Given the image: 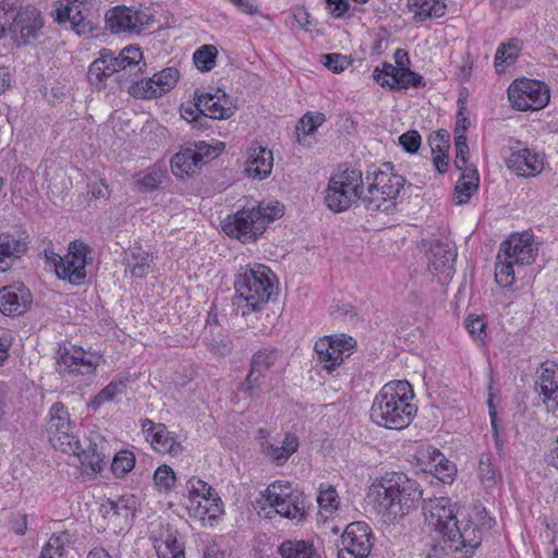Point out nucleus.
<instances>
[{"mask_svg": "<svg viewBox=\"0 0 558 558\" xmlns=\"http://www.w3.org/2000/svg\"><path fill=\"white\" fill-rule=\"evenodd\" d=\"M456 507L448 497H436L424 502L423 511L428 524L441 536L444 550L469 558L481 545L482 531L471 520L459 519Z\"/></svg>", "mask_w": 558, "mask_h": 558, "instance_id": "1", "label": "nucleus"}, {"mask_svg": "<svg viewBox=\"0 0 558 558\" xmlns=\"http://www.w3.org/2000/svg\"><path fill=\"white\" fill-rule=\"evenodd\" d=\"M423 497L420 483L404 472H386L368 490L379 511L389 521L404 518Z\"/></svg>", "mask_w": 558, "mask_h": 558, "instance_id": "2", "label": "nucleus"}, {"mask_svg": "<svg viewBox=\"0 0 558 558\" xmlns=\"http://www.w3.org/2000/svg\"><path fill=\"white\" fill-rule=\"evenodd\" d=\"M413 396L412 386L407 380L386 384L373 400L372 421L389 429L405 428L416 412V408L410 403Z\"/></svg>", "mask_w": 558, "mask_h": 558, "instance_id": "3", "label": "nucleus"}, {"mask_svg": "<svg viewBox=\"0 0 558 558\" xmlns=\"http://www.w3.org/2000/svg\"><path fill=\"white\" fill-rule=\"evenodd\" d=\"M16 1H0V41L9 37L16 48L27 46L43 35L44 17L32 5L17 8Z\"/></svg>", "mask_w": 558, "mask_h": 558, "instance_id": "4", "label": "nucleus"}, {"mask_svg": "<svg viewBox=\"0 0 558 558\" xmlns=\"http://www.w3.org/2000/svg\"><path fill=\"white\" fill-rule=\"evenodd\" d=\"M284 206L279 202L259 203L256 207L243 208L222 221L223 232L242 243L255 242L274 220L283 216Z\"/></svg>", "mask_w": 558, "mask_h": 558, "instance_id": "5", "label": "nucleus"}, {"mask_svg": "<svg viewBox=\"0 0 558 558\" xmlns=\"http://www.w3.org/2000/svg\"><path fill=\"white\" fill-rule=\"evenodd\" d=\"M87 72L88 82L98 89L106 86V81L113 74H118V81L121 83L126 77L137 76L142 72L143 54L140 48L128 46L119 54L112 50L104 48L99 51Z\"/></svg>", "mask_w": 558, "mask_h": 558, "instance_id": "6", "label": "nucleus"}, {"mask_svg": "<svg viewBox=\"0 0 558 558\" xmlns=\"http://www.w3.org/2000/svg\"><path fill=\"white\" fill-rule=\"evenodd\" d=\"M269 268L264 265H250L240 268L234 279L235 295L233 305L243 316L259 311L274 293V286L268 277Z\"/></svg>", "mask_w": 558, "mask_h": 558, "instance_id": "7", "label": "nucleus"}, {"mask_svg": "<svg viewBox=\"0 0 558 558\" xmlns=\"http://www.w3.org/2000/svg\"><path fill=\"white\" fill-rule=\"evenodd\" d=\"M538 244L530 233H513L501 242L497 254L495 277L498 284L509 287L514 282V267L521 268L535 262Z\"/></svg>", "mask_w": 558, "mask_h": 558, "instance_id": "8", "label": "nucleus"}, {"mask_svg": "<svg viewBox=\"0 0 558 558\" xmlns=\"http://www.w3.org/2000/svg\"><path fill=\"white\" fill-rule=\"evenodd\" d=\"M363 194V175L357 169L345 168L332 174L326 189L327 207L341 213L356 204Z\"/></svg>", "mask_w": 558, "mask_h": 558, "instance_id": "9", "label": "nucleus"}, {"mask_svg": "<svg viewBox=\"0 0 558 558\" xmlns=\"http://www.w3.org/2000/svg\"><path fill=\"white\" fill-rule=\"evenodd\" d=\"M47 433L51 445L65 453H76L80 450V440L75 425L70 420V413L62 402H56L49 410Z\"/></svg>", "mask_w": 558, "mask_h": 558, "instance_id": "10", "label": "nucleus"}, {"mask_svg": "<svg viewBox=\"0 0 558 558\" xmlns=\"http://www.w3.org/2000/svg\"><path fill=\"white\" fill-rule=\"evenodd\" d=\"M279 357V351L274 347H266L255 352L251 357L250 369L240 390L251 399L259 398L265 391L267 373Z\"/></svg>", "mask_w": 558, "mask_h": 558, "instance_id": "11", "label": "nucleus"}, {"mask_svg": "<svg viewBox=\"0 0 558 558\" xmlns=\"http://www.w3.org/2000/svg\"><path fill=\"white\" fill-rule=\"evenodd\" d=\"M549 89L541 81L515 80L508 88V99L520 111L539 110L549 102Z\"/></svg>", "mask_w": 558, "mask_h": 558, "instance_id": "12", "label": "nucleus"}, {"mask_svg": "<svg viewBox=\"0 0 558 558\" xmlns=\"http://www.w3.org/2000/svg\"><path fill=\"white\" fill-rule=\"evenodd\" d=\"M373 533L362 521L347 525L338 547V558H367L373 547Z\"/></svg>", "mask_w": 558, "mask_h": 558, "instance_id": "13", "label": "nucleus"}, {"mask_svg": "<svg viewBox=\"0 0 558 558\" xmlns=\"http://www.w3.org/2000/svg\"><path fill=\"white\" fill-rule=\"evenodd\" d=\"M99 362L100 356L81 347H59L57 351V372L60 375H90L96 372Z\"/></svg>", "mask_w": 558, "mask_h": 558, "instance_id": "14", "label": "nucleus"}, {"mask_svg": "<svg viewBox=\"0 0 558 558\" xmlns=\"http://www.w3.org/2000/svg\"><path fill=\"white\" fill-rule=\"evenodd\" d=\"M90 247L82 241L75 240L69 244L68 254L57 266L56 275L61 280H66L71 284L81 286L86 279L87 254Z\"/></svg>", "mask_w": 558, "mask_h": 558, "instance_id": "15", "label": "nucleus"}, {"mask_svg": "<svg viewBox=\"0 0 558 558\" xmlns=\"http://www.w3.org/2000/svg\"><path fill=\"white\" fill-rule=\"evenodd\" d=\"M426 256L432 274H442L446 278L452 276L457 259V250L452 242L447 239L430 242Z\"/></svg>", "mask_w": 558, "mask_h": 558, "instance_id": "16", "label": "nucleus"}, {"mask_svg": "<svg viewBox=\"0 0 558 558\" xmlns=\"http://www.w3.org/2000/svg\"><path fill=\"white\" fill-rule=\"evenodd\" d=\"M506 166L517 175L532 178L542 172L544 162L542 156L535 150L526 147H511V153L506 158Z\"/></svg>", "mask_w": 558, "mask_h": 558, "instance_id": "17", "label": "nucleus"}, {"mask_svg": "<svg viewBox=\"0 0 558 558\" xmlns=\"http://www.w3.org/2000/svg\"><path fill=\"white\" fill-rule=\"evenodd\" d=\"M32 302L33 296L23 283L0 289V312L7 316L23 315Z\"/></svg>", "mask_w": 558, "mask_h": 558, "instance_id": "18", "label": "nucleus"}, {"mask_svg": "<svg viewBox=\"0 0 558 558\" xmlns=\"http://www.w3.org/2000/svg\"><path fill=\"white\" fill-rule=\"evenodd\" d=\"M141 426L146 435V439L150 441L156 451L172 456H178L182 452L183 447L174 439L165 424H155L151 420L144 418L141 421Z\"/></svg>", "mask_w": 558, "mask_h": 558, "instance_id": "19", "label": "nucleus"}, {"mask_svg": "<svg viewBox=\"0 0 558 558\" xmlns=\"http://www.w3.org/2000/svg\"><path fill=\"white\" fill-rule=\"evenodd\" d=\"M86 0H68L64 7L56 10V20L59 24L69 22L77 35H86L93 32L94 27L82 12V5Z\"/></svg>", "mask_w": 558, "mask_h": 558, "instance_id": "20", "label": "nucleus"}, {"mask_svg": "<svg viewBox=\"0 0 558 558\" xmlns=\"http://www.w3.org/2000/svg\"><path fill=\"white\" fill-rule=\"evenodd\" d=\"M198 106L203 110V116L210 119H229L235 110V107L228 101L226 93L220 89L216 94L202 93L198 95Z\"/></svg>", "mask_w": 558, "mask_h": 558, "instance_id": "21", "label": "nucleus"}, {"mask_svg": "<svg viewBox=\"0 0 558 558\" xmlns=\"http://www.w3.org/2000/svg\"><path fill=\"white\" fill-rule=\"evenodd\" d=\"M535 390L544 402L551 400L558 405V367L556 363L547 361L542 364L535 381Z\"/></svg>", "mask_w": 558, "mask_h": 558, "instance_id": "22", "label": "nucleus"}, {"mask_svg": "<svg viewBox=\"0 0 558 558\" xmlns=\"http://www.w3.org/2000/svg\"><path fill=\"white\" fill-rule=\"evenodd\" d=\"M272 151L264 146H252L248 153V160L245 171L254 179L263 180L267 178L272 170Z\"/></svg>", "mask_w": 558, "mask_h": 558, "instance_id": "23", "label": "nucleus"}, {"mask_svg": "<svg viewBox=\"0 0 558 558\" xmlns=\"http://www.w3.org/2000/svg\"><path fill=\"white\" fill-rule=\"evenodd\" d=\"M373 178L372 184L385 194L387 201H396L400 191L404 186V178L391 172H386L375 168L373 171L368 170L366 174V181L368 182Z\"/></svg>", "mask_w": 558, "mask_h": 558, "instance_id": "24", "label": "nucleus"}, {"mask_svg": "<svg viewBox=\"0 0 558 558\" xmlns=\"http://www.w3.org/2000/svg\"><path fill=\"white\" fill-rule=\"evenodd\" d=\"M135 12L126 7H114L106 13V26L112 33H135Z\"/></svg>", "mask_w": 558, "mask_h": 558, "instance_id": "25", "label": "nucleus"}, {"mask_svg": "<svg viewBox=\"0 0 558 558\" xmlns=\"http://www.w3.org/2000/svg\"><path fill=\"white\" fill-rule=\"evenodd\" d=\"M298 448L299 439L293 434H287L281 446H276L269 441L262 442L263 452L278 465H282Z\"/></svg>", "mask_w": 558, "mask_h": 558, "instance_id": "26", "label": "nucleus"}, {"mask_svg": "<svg viewBox=\"0 0 558 558\" xmlns=\"http://www.w3.org/2000/svg\"><path fill=\"white\" fill-rule=\"evenodd\" d=\"M410 10L414 13L416 22L439 19L446 14L447 4L445 0H411Z\"/></svg>", "mask_w": 558, "mask_h": 558, "instance_id": "27", "label": "nucleus"}, {"mask_svg": "<svg viewBox=\"0 0 558 558\" xmlns=\"http://www.w3.org/2000/svg\"><path fill=\"white\" fill-rule=\"evenodd\" d=\"M462 177L454 186V202L457 204H465L471 196L477 192L480 185V174L476 168L462 170Z\"/></svg>", "mask_w": 558, "mask_h": 558, "instance_id": "28", "label": "nucleus"}, {"mask_svg": "<svg viewBox=\"0 0 558 558\" xmlns=\"http://www.w3.org/2000/svg\"><path fill=\"white\" fill-rule=\"evenodd\" d=\"M368 187L367 191L362 194L360 201L366 210L371 213L383 211L386 214H391L396 208V202L387 201L385 194H381V191L376 189L372 182H367Z\"/></svg>", "mask_w": 558, "mask_h": 558, "instance_id": "29", "label": "nucleus"}, {"mask_svg": "<svg viewBox=\"0 0 558 558\" xmlns=\"http://www.w3.org/2000/svg\"><path fill=\"white\" fill-rule=\"evenodd\" d=\"M123 263L133 278H144L151 269L149 254L141 248L125 252Z\"/></svg>", "mask_w": 558, "mask_h": 558, "instance_id": "30", "label": "nucleus"}, {"mask_svg": "<svg viewBox=\"0 0 558 558\" xmlns=\"http://www.w3.org/2000/svg\"><path fill=\"white\" fill-rule=\"evenodd\" d=\"M278 553L282 558H320L313 545L305 541H286L279 546Z\"/></svg>", "mask_w": 558, "mask_h": 558, "instance_id": "31", "label": "nucleus"}, {"mask_svg": "<svg viewBox=\"0 0 558 558\" xmlns=\"http://www.w3.org/2000/svg\"><path fill=\"white\" fill-rule=\"evenodd\" d=\"M198 168L195 159V153H192L190 145L183 150L177 153L171 159V170L175 177L192 174Z\"/></svg>", "mask_w": 558, "mask_h": 558, "instance_id": "32", "label": "nucleus"}, {"mask_svg": "<svg viewBox=\"0 0 558 558\" xmlns=\"http://www.w3.org/2000/svg\"><path fill=\"white\" fill-rule=\"evenodd\" d=\"M276 509V512L284 518L291 520H302L304 518V505L302 498H284L282 500H276L268 502Z\"/></svg>", "mask_w": 558, "mask_h": 558, "instance_id": "33", "label": "nucleus"}, {"mask_svg": "<svg viewBox=\"0 0 558 558\" xmlns=\"http://www.w3.org/2000/svg\"><path fill=\"white\" fill-rule=\"evenodd\" d=\"M315 352L318 356V361L323 364V368L328 372L333 371L343 363V357L332 350V344H330L325 337L315 343Z\"/></svg>", "mask_w": 558, "mask_h": 558, "instance_id": "34", "label": "nucleus"}, {"mask_svg": "<svg viewBox=\"0 0 558 558\" xmlns=\"http://www.w3.org/2000/svg\"><path fill=\"white\" fill-rule=\"evenodd\" d=\"M26 250L21 241L10 234H0V271H5V258L20 257Z\"/></svg>", "mask_w": 558, "mask_h": 558, "instance_id": "35", "label": "nucleus"}, {"mask_svg": "<svg viewBox=\"0 0 558 558\" xmlns=\"http://www.w3.org/2000/svg\"><path fill=\"white\" fill-rule=\"evenodd\" d=\"M137 76H131V85L129 93L137 98H157L161 96L159 87H157L154 76L147 80H137ZM129 80V77H126Z\"/></svg>", "mask_w": 558, "mask_h": 558, "instance_id": "36", "label": "nucleus"}, {"mask_svg": "<svg viewBox=\"0 0 558 558\" xmlns=\"http://www.w3.org/2000/svg\"><path fill=\"white\" fill-rule=\"evenodd\" d=\"M73 454L78 457L83 466L90 469L94 473H98L102 470L105 453L97 448V445L89 444L87 449H83L80 444L78 452Z\"/></svg>", "mask_w": 558, "mask_h": 558, "instance_id": "37", "label": "nucleus"}, {"mask_svg": "<svg viewBox=\"0 0 558 558\" xmlns=\"http://www.w3.org/2000/svg\"><path fill=\"white\" fill-rule=\"evenodd\" d=\"M519 50L520 46L517 39L501 44L495 54L494 65L496 71L501 73L505 71L507 65L514 62L518 58Z\"/></svg>", "mask_w": 558, "mask_h": 558, "instance_id": "38", "label": "nucleus"}, {"mask_svg": "<svg viewBox=\"0 0 558 558\" xmlns=\"http://www.w3.org/2000/svg\"><path fill=\"white\" fill-rule=\"evenodd\" d=\"M191 509H193L195 515L199 517L202 520H205L206 517L208 519H215L222 513V504L220 497L214 495L205 499L196 500L194 507H191Z\"/></svg>", "mask_w": 558, "mask_h": 558, "instance_id": "39", "label": "nucleus"}, {"mask_svg": "<svg viewBox=\"0 0 558 558\" xmlns=\"http://www.w3.org/2000/svg\"><path fill=\"white\" fill-rule=\"evenodd\" d=\"M125 389V384L120 381H111L102 388L88 403V407L97 411L102 404L111 402L116 396L122 395Z\"/></svg>", "mask_w": 558, "mask_h": 558, "instance_id": "40", "label": "nucleus"}, {"mask_svg": "<svg viewBox=\"0 0 558 558\" xmlns=\"http://www.w3.org/2000/svg\"><path fill=\"white\" fill-rule=\"evenodd\" d=\"M192 153H195L196 163L199 167L216 158L223 149L225 144L218 142L216 146H211L205 142H196L190 144Z\"/></svg>", "mask_w": 558, "mask_h": 558, "instance_id": "41", "label": "nucleus"}, {"mask_svg": "<svg viewBox=\"0 0 558 558\" xmlns=\"http://www.w3.org/2000/svg\"><path fill=\"white\" fill-rule=\"evenodd\" d=\"M159 558H185L184 549L177 537L168 534L155 545Z\"/></svg>", "mask_w": 558, "mask_h": 558, "instance_id": "42", "label": "nucleus"}, {"mask_svg": "<svg viewBox=\"0 0 558 558\" xmlns=\"http://www.w3.org/2000/svg\"><path fill=\"white\" fill-rule=\"evenodd\" d=\"M302 493L293 492L289 482L277 481L269 485L264 493L267 502L282 500L284 498H302Z\"/></svg>", "mask_w": 558, "mask_h": 558, "instance_id": "43", "label": "nucleus"}, {"mask_svg": "<svg viewBox=\"0 0 558 558\" xmlns=\"http://www.w3.org/2000/svg\"><path fill=\"white\" fill-rule=\"evenodd\" d=\"M132 498L121 497L118 500H108L101 505V512L105 517H121L128 519L133 517V506L130 505Z\"/></svg>", "mask_w": 558, "mask_h": 558, "instance_id": "44", "label": "nucleus"}, {"mask_svg": "<svg viewBox=\"0 0 558 558\" xmlns=\"http://www.w3.org/2000/svg\"><path fill=\"white\" fill-rule=\"evenodd\" d=\"M400 69L401 68H398L397 65H393L389 62H384L381 70L378 66L374 70L373 77L383 87L396 89V81L401 71Z\"/></svg>", "mask_w": 558, "mask_h": 558, "instance_id": "45", "label": "nucleus"}, {"mask_svg": "<svg viewBox=\"0 0 558 558\" xmlns=\"http://www.w3.org/2000/svg\"><path fill=\"white\" fill-rule=\"evenodd\" d=\"M217 57V49L213 45H204L194 52L193 60L194 64L202 72L210 71Z\"/></svg>", "mask_w": 558, "mask_h": 558, "instance_id": "46", "label": "nucleus"}, {"mask_svg": "<svg viewBox=\"0 0 558 558\" xmlns=\"http://www.w3.org/2000/svg\"><path fill=\"white\" fill-rule=\"evenodd\" d=\"M134 465V453L130 450H120L113 458L111 470L117 477H123L133 470Z\"/></svg>", "mask_w": 558, "mask_h": 558, "instance_id": "47", "label": "nucleus"}, {"mask_svg": "<svg viewBox=\"0 0 558 558\" xmlns=\"http://www.w3.org/2000/svg\"><path fill=\"white\" fill-rule=\"evenodd\" d=\"M191 506L194 507L196 500L205 499L218 495L214 488L201 478L192 477L187 481Z\"/></svg>", "mask_w": 558, "mask_h": 558, "instance_id": "48", "label": "nucleus"}, {"mask_svg": "<svg viewBox=\"0 0 558 558\" xmlns=\"http://www.w3.org/2000/svg\"><path fill=\"white\" fill-rule=\"evenodd\" d=\"M478 476L486 487H493L496 484L497 472L493 466L489 453H482L480 456Z\"/></svg>", "mask_w": 558, "mask_h": 558, "instance_id": "49", "label": "nucleus"}, {"mask_svg": "<svg viewBox=\"0 0 558 558\" xmlns=\"http://www.w3.org/2000/svg\"><path fill=\"white\" fill-rule=\"evenodd\" d=\"M400 70L401 71L396 81V89H407L410 87L420 88L426 85L424 77L421 74L411 71L409 68H401Z\"/></svg>", "mask_w": 558, "mask_h": 558, "instance_id": "50", "label": "nucleus"}, {"mask_svg": "<svg viewBox=\"0 0 558 558\" xmlns=\"http://www.w3.org/2000/svg\"><path fill=\"white\" fill-rule=\"evenodd\" d=\"M179 76V71L175 68H166L154 74L156 85L159 87L161 95L171 90L175 86Z\"/></svg>", "mask_w": 558, "mask_h": 558, "instance_id": "51", "label": "nucleus"}, {"mask_svg": "<svg viewBox=\"0 0 558 558\" xmlns=\"http://www.w3.org/2000/svg\"><path fill=\"white\" fill-rule=\"evenodd\" d=\"M322 63L333 73H341L351 65L349 57L341 53L322 54Z\"/></svg>", "mask_w": 558, "mask_h": 558, "instance_id": "52", "label": "nucleus"}, {"mask_svg": "<svg viewBox=\"0 0 558 558\" xmlns=\"http://www.w3.org/2000/svg\"><path fill=\"white\" fill-rule=\"evenodd\" d=\"M436 457L439 458L435 465V476L442 483L452 481L456 473V465L447 460L440 451H436Z\"/></svg>", "mask_w": 558, "mask_h": 558, "instance_id": "53", "label": "nucleus"}, {"mask_svg": "<svg viewBox=\"0 0 558 558\" xmlns=\"http://www.w3.org/2000/svg\"><path fill=\"white\" fill-rule=\"evenodd\" d=\"M325 120L324 113L307 112L301 118L298 130L302 131L306 135L312 134L325 122Z\"/></svg>", "mask_w": 558, "mask_h": 558, "instance_id": "54", "label": "nucleus"}, {"mask_svg": "<svg viewBox=\"0 0 558 558\" xmlns=\"http://www.w3.org/2000/svg\"><path fill=\"white\" fill-rule=\"evenodd\" d=\"M154 481L158 487L170 490L175 484V474L170 466L163 464L155 471Z\"/></svg>", "mask_w": 558, "mask_h": 558, "instance_id": "55", "label": "nucleus"}, {"mask_svg": "<svg viewBox=\"0 0 558 558\" xmlns=\"http://www.w3.org/2000/svg\"><path fill=\"white\" fill-rule=\"evenodd\" d=\"M428 143L433 154L448 153L450 148V134L446 130H438L429 135Z\"/></svg>", "mask_w": 558, "mask_h": 558, "instance_id": "56", "label": "nucleus"}, {"mask_svg": "<svg viewBox=\"0 0 558 558\" xmlns=\"http://www.w3.org/2000/svg\"><path fill=\"white\" fill-rule=\"evenodd\" d=\"M454 147H456V159L454 167L457 170L462 171L468 169V155H469V146L466 143V135H458L454 137Z\"/></svg>", "mask_w": 558, "mask_h": 558, "instance_id": "57", "label": "nucleus"}, {"mask_svg": "<svg viewBox=\"0 0 558 558\" xmlns=\"http://www.w3.org/2000/svg\"><path fill=\"white\" fill-rule=\"evenodd\" d=\"M317 502L323 510L331 513L339 505L337 490L332 486H328L325 489L320 488Z\"/></svg>", "mask_w": 558, "mask_h": 558, "instance_id": "58", "label": "nucleus"}, {"mask_svg": "<svg viewBox=\"0 0 558 558\" xmlns=\"http://www.w3.org/2000/svg\"><path fill=\"white\" fill-rule=\"evenodd\" d=\"M422 137L416 130H410L399 136V144L409 154L418 151Z\"/></svg>", "mask_w": 558, "mask_h": 558, "instance_id": "59", "label": "nucleus"}, {"mask_svg": "<svg viewBox=\"0 0 558 558\" xmlns=\"http://www.w3.org/2000/svg\"><path fill=\"white\" fill-rule=\"evenodd\" d=\"M325 338L332 344V350L343 359L344 352L350 351L356 344V341L352 337H345L344 335L341 337L326 336Z\"/></svg>", "mask_w": 558, "mask_h": 558, "instance_id": "60", "label": "nucleus"}, {"mask_svg": "<svg viewBox=\"0 0 558 558\" xmlns=\"http://www.w3.org/2000/svg\"><path fill=\"white\" fill-rule=\"evenodd\" d=\"M162 172H149L145 174L141 180L136 181V184L143 192H150L156 190L162 182Z\"/></svg>", "mask_w": 558, "mask_h": 558, "instance_id": "61", "label": "nucleus"}, {"mask_svg": "<svg viewBox=\"0 0 558 558\" xmlns=\"http://www.w3.org/2000/svg\"><path fill=\"white\" fill-rule=\"evenodd\" d=\"M195 102H186L185 105H182L180 110L181 117L189 123L198 122L199 119H197V117L203 114V110L201 106H198V96L195 98Z\"/></svg>", "mask_w": 558, "mask_h": 558, "instance_id": "62", "label": "nucleus"}, {"mask_svg": "<svg viewBox=\"0 0 558 558\" xmlns=\"http://www.w3.org/2000/svg\"><path fill=\"white\" fill-rule=\"evenodd\" d=\"M458 105H459V111L457 114V121H456V126H454V131H453L454 137L458 135H466V130L470 126V120L464 114V110H465L464 101L462 99H459Z\"/></svg>", "mask_w": 558, "mask_h": 558, "instance_id": "63", "label": "nucleus"}, {"mask_svg": "<svg viewBox=\"0 0 558 558\" xmlns=\"http://www.w3.org/2000/svg\"><path fill=\"white\" fill-rule=\"evenodd\" d=\"M466 328L474 338L482 339V337L485 335L486 324L484 318L481 316H470L466 319Z\"/></svg>", "mask_w": 558, "mask_h": 558, "instance_id": "64", "label": "nucleus"}]
</instances>
